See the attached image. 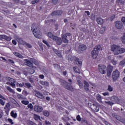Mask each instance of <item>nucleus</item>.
<instances>
[{"mask_svg": "<svg viewBox=\"0 0 125 125\" xmlns=\"http://www.w3.org/2000/svg\"><path fill=\"white\" fill-rule=\"evenodd\" d=\"M111 50L112 51L114 55H119V54H122V53H125V48H121L120 45L113 44L111 47Z\"/></svg>", "mask_w": 125, "mask_h": 125, "instance_id": "nucleus-1", "label": "nucleus"}, {"mask_svg": "<svg viewBox=\"0 0 125 125\" xmlns=\"http://www.w3.org/2000/svg\"><path fill=\"white\" fill-rule=\"evenodd\" d=\"M31 30L32 31L33 35H34L35 38H37V39H41V36L40 28L34 24L31 26Z\"/></svg>", "mask_w": 125, "mask_h": 125, "instance_id": "nucleus-2", "label": "nucleus"}, {"mask_svg": "<svg viewBox=\"0 0 125 125\" xmlns=\"http://www.w3.org/2000/svg\"><path fill=\"white\" fill-rule=\"evenodd\" d=\"M60 82L61 85L63 86L65 89H67V90H69L70 91H74V87L70 83L63 80H61Z\"/></svg>", "mask_w": 125, "mask_h": 125, "instance_id": "nucleus-3", "label": "nucleus"}, {"mask_svg": "<svg viewBox=\"0 0 125 125\" xmlns=\"http://www.w3.org/2000/svg\"><path fill=\"white\" fill-rule=\"evenodd\" d=\"M100 50H102V48H101V45L96 46L94 50L91 51V57L93 59H96L97 58V56H98V53Z\"/></svg>", "mask_w": 125, "mask_h": 125, "instance_id": "nucleus-4", "label": "nucleus"}, {"mask_svg": "<svg viewBox=\"0 0 125 125\" xmlns=\"http://www.w3.org/2000/svg\"><path fill=\"white\" fill-rule=\"evenodd\" d=\"M120 78V72L117 69H116L112 73V78L113 82H116Z\"/></svg>", "mask_w": 125, "mask_h": 125, "instance_id": "nucleus-5", "label": "nucleus"}, {"mask_svg": "<svg viewBox=\"0 0 125 125\" xmlns=\"http://www.w3.org/2000/svg\"><path fill=\"white\" fill-rule=\"evenodd\" d=\"M72 36V34L70 33H67L62 36V41L64 43H68L69 42V40H68V38H70Z\"/></svg>", "mask_w": 125, "mask_h": 125, "instance_id": "nucleus-6", "label": "nucleus"}, {"mask_svg": "<svg viewBox=\"0 0 125 125\" xmlns=\"http://www.w3.org/2000/svg\"><path fill=\"white\" fill-rule=\"evenodd\" d=\"M98 69L101 74H106L107 73V67L104 65H99Z\"/></svg>", "mask_w": 125, "mask_h": 125, "instance_id": "nucleus-7", "label": "nucleus"}, {"mask_svg": "<svg viewBox=\"0 0 125 125\" xmlns=\"http://www.w3.org/2000/svg\"><path fill=\"white\" fill-rule=\"evenodd\" d=\"M100 105L97 103H93L91 105V109L94 112H98L99 111Z\"/></svg>", "mask_w": 125, "mask_h": 125, "instance_id": "nucleus-8", "label": "nucleus"}, {"mask_svg": "<svg viewBox=\"0 0 125 125\" xmlns=\"http://www.w3.org/2000/svg\"><path fill=\"white\" fill-rule=\"evenodd\" d=\"M62 13H63V11L61 10H58L57 11H53L51 14V15L52 16H61L62 15Z\"/></svg>", "mask_w": 125, "mask_h": 125, "instance_id": "nucleus-9", "label": "nucleus"}, {"mask_svg": "<svg viewBox=\"0 0 125 125\" xmlns=\"http://www.w3.org/2000/svg\"><path fill=\"white\" fill-rule=\"evenodd\" d=\"M114 24L116 28L118 30H121L123 28V22L121 21H116Z\"/></svg>", "mask_w": 125, "mask_h": 125, "instance_id": "nucleus-10", "label": "nucleus"}, {"mask_svg": "<svg viewBox=\"0 0 125 125\" xmlns=\"http://www.w3.org/2000/svg\"><path fill=\"white\" fill-rule=\"evenodd\" d=\"M53 41H55L56 42L57 44L58 45H60L62 44V38L58 37L57 36H55V38H54Z\"/></svg>", "mask_w": 125, "mask_h": 125, "instance_id": "nucleus-11", "label": "nucleus"}, {"mask_svg": "<svg viewBox=\"0 0 125 125\" xmlns=\"http://www.w3.org/2000/svg\"><path fill=\"white\" fill-rule=\"evenodd\" d=\"M112 72H113V66L109 64L107 67V77H111V75Z\"/></svg>", "mask_w": 125, "mask_h": 125, "instance_id": "nucleus-12", "label": "nucleus"}, {"mask_svg": "<svg viewBox=\"0 0 125 125\" xmlns=\"http://www.w3.org/2000/svg\"><path fill=\"white\" fill-rule=\"evenodd\" d=\"M83 83L84 84L83 86L84 89L87 92H89L90 91L89 90V88H88V87H89V84L88 83V82L86 81H84Z\"/></svg>", "mask_w": 125, "mask_h": 125, "instance_id": "nucleus-13", "label": "nucleus"}, {"mask_svg": "<svg viewBox=\"0 0 125 125\" xmlns=\"http://www.w3.org/2000/svg\"><path fill=\"white\" fill-rule=\"evenodd\" d=\"M110 100H111V101H112L113 102H115V103L119 104V103L120 102V99H119V98H118V97L116 96H112L110 98Z\"/></svg>", "mask_w": 125, "mask_h": 125, "instance_id": "nucleus-14", "label": "nucleus"}, {"mask_svg": "<svg viewBox=\"0 0 125 125\" xmlns=\"http://www.w3.org/2000/svg\"><path fill=\"white\" fill-rule=\"evenodd\" d=\"M34 110L35 111V112H38V113H41V112L42 111L43 108L42 107L38 106V105H35L34 106Z\"/></svg>", "mask_w": 125, "mask_h": 125, "instance_id": "nucleus-15", "label": "nucleus"}, {"mask_svg": "<svg viewBox=\"0 0 125 125\" xmlns=\"http://www.w3.org/2000/svg\"><path fill=\"white\" fill-rule=\"evenodd\" d=\"M35 92H36L35 94V96L38 97V98H40L41 99H43L44 98L43 95L41 93V92L35 91Z\"/></svg>", "mask_w": 125, "mask_h": 125, "instance_id": "nucleus-16", "label": "nucleus"}, {"mask_svg": "<svg viewBox=\"0 0 125 125\" xmlns=\"http://www.w3.org/2000/svg\"><path fill=\"white\" fill-rule=\"evenodd\" d=\"M87 47L84 44H81L79 46V49L82 51L86 50Z\"/></svg>", "mask_w": 125, "mask_h": 125, "instance_id": "nucleus-17", "label": "nucleus"}, {"mask_svg": "<svg viewBox=\"0 0 125 125\" xmlns=\"http://www.w3.org/2000/svg\"><path fill=\"white\" fill-rule=\"evenodd\" d=\"M24 87H27V88H29L30 89H32L33 88V86L30 83H25L23 85Z\"/></svg>", "mask_w": 125, "mask_h": 125, "instance_id": "nucleus-18", "label": "nucleus"}, {"mask_svg": "<svg viewBox=\"0 0 125 125\" xmlns=\"http://www.w3.org/2000/svg\"><path fill=\"white\" fill-rule=\"evenodd\" d=\"M17 41L18 42L20 43V44H23L24 45V44L26 43V42L24 41L23 39H22L21 38H18Z\"/></svg>", "mask_w": 125, "mask_h": 125, "instance_id": "nucleus-19", "label": "nucleus"}, {"mask_svg": "<svg viewBox=\"0 0 125 125\" xmlns=\"http://www.w3.org/2000/svg\"><path fill=\"white\" fill-rule=\"evenodd\" d=\"M30 61L31 62H32L33 64H35V65H36V66H38V65H39V62H38V61L36 60L34 58H31Z\"/></svg>", "mask_w": 125, "mask_h": 125, "instance_id": "nucleus-20", "label": "nucleus"}, {"mask_svg": "<svg viewBox=\"0 0 125 125\" xmlns=\"http://www.w3.org/2000/svg\"><path fill=\"white\" fill-rule=\"evenodd\" d=\"M54 51L59 57H62V55H61L60 51H58L57 49H54Z\"/></svg>", "mask_w": 125, "mask_h": 125, "instance_id": "nucleus-21", "label": "nucleus"}, {"mask_svg": "<svg viewBox=\"0 0 125 125\" xmlns=\"http://www.w3.org/2000/svg\"><path fill=\"white\" fill-rule=\"evenodd\" d=\"M4 79H5V80H6V81H11V82H13V83H16V81H15V80H14V79H12L10 77H5Z\"/></svg>", "mask_w": 125, "mask_h": 125, "instance_id": "nucleus-22", "label": "nucleus"}, {"mask_svg": "<svg viewBox=\"0 0 125 125\" xmlns=\"http://www.w3.org/2000/svg\"><path fill=\"white\" fill-rule=\"evenodd\" d=\"M97 22L98 24L102 25V24H103L104 21L103 19H102V18H99L97 19Z\"/></svg>", "mask_w": 125, "mask_h": 125, "instance_id": "nucleus-23", "label": "nucleus"}, {"mask_svg": "<svg viewBox=\"0 0 125 125\" xmlns=\"http://www.w3.org/2000/svg\"><path fill=\"white\" fill-rule=\"evenodd\" d=\"M117 120L118 121H120V122H121V123H123V124H125V119L119 116L117 118Z\"/></svg>", "mask_w": 125, "mask_h": 125, "instance_id": "nucleus-24", "label": "nucleus"}, {"mask_svg": "<svg viewBox=\"0 0 125 125\" xmlns=\"http://www.w3.org/2000/svg\"><path fill=\"white\" fill-rule=\"evenodd\" d=\"M77 83L78 85H79L80 88H83V83H82V81H81V80H77Z\"/></svg>", "mask_w": 125, "mask_h": 125, "instance_id": "nucleus-25", "label": "nucleus"}, {"mask_svg": "<svg viewBox=\"0 0 125 125\" xmlns=\"http://www.w3.org/2000/svg\"><path fill=\"white\" fill-rule=\"evenodd\" d=\"M48 38H50L52 40H54L55 38V36H54L53 34H52V33L51 32H48Z\"/></svg>", "mask_w": 125, "mask_h": 125, "instance_id": "nucleus-26", "label": "nucleus"}, {"mask_svg": "<svg viewBox=\"0 0 125 125\" xmlns=\"http://www.w3.org/2000/svg\"><path fill=\"white\" fill-rule=\"evenodd\" d=\"M96 99L99 102H102V97L99 94L97 95L96 96Z\"/></svg>", "mask_w": 125, "mask_h": 125, "instance_id": "nucleus-27", "label": "nucleus"}, {"mask_svg": "<svg viewBox=\"0 0 125 125\" xmlns=\"http://www.w3.org/2000/svg\"><path fill=\"white\" fill-rule=\"evenodd\" d=\"M73 70L75 71V73H77L78 74H80L81 73V70L77 66L73 67Z\"/></svg>", "mask_w": 125, "mask_h": 125, "instance_id": "nucleus-28", "label": "nucleus"}, {"mask_svg": "<svg viewBox=\"0 0 125 125\" xmlns=\"http://www.w3.org/2000/svg\"><path fill=\"white\" fill-rule=\"evenodd\" d=\"M67 59L70 61H73V60L75 59V57L73 56L72 55H68L67 57Z\"/></svg>", "mask_w": 125, "mask_h": 125, "instance_id": "nucleus-29", "label": "nucleus"}, {"mask_svg": "<svg viewBox=\"0 0 125 125\" xmlns=\"http://www.w3.org/2000/svg\"><path fill=\"white\" fill-rule=\"evenodd\" d=\"M11 117H12V118H14V119H16V118H17V113H14V111H11Z\"/></svg>", "mask_w": 125, "mask_h": 125, "instance_id": "nucleus-30", "label": "nucleus"}, {"mask_svg": "<svg viewBox=\"0 0 125 125\" xmlns=\"http://www.w3.org/2000/svg\"><path fill=\"white\" fill-rule=\"evenodd\" d=\"M26 123L28 125H37V124L36 123H35L33 121H31L30 120H27L26 121Z\"/></svg>", "mask_w": 125, "mask_h": 125, "instance_id": "nucleus-31", "label": "nucleus"}, {"mask_svg": "<svg viewBox=\"0 0 125 125\" xmlns=\"http://www.w3.org/2000/svg\"><path fill=\"white\" fill-rule=\"evenodd\" d=\"M13 53L15 56H17V57H19V58H23V56H22V55H21L20 53L17 52H15Z\"/></svg>", "mask_w": 125, "mask_h": 125, "instance_id": "nucleus-32", "label": "nucleus"}, {"mask_svg": "<svg viewBox=\"0 0 125 125\" xmlns=\"http://www.w3.org/2000/svg\"><path fill=\"white\" fill-rule=\"evenodd\" d=\"M81 31L84 32V33H89V30L87 29V28L82 27L81 29Z\"/></svg>", "mask_w": 125, "mask_h": 125, "instance_id": "nucleus-33", "label": "nucleus"}, {"mask_svg": "<svg viewBox=\"0 0 125 125\" xmlns=\"http://www.w3.org/2000/svg\"><path fill=\"white\" fill-rule=\"evenodd\" d=\"M43 115L45 117H49V112L47 110H44L43 111Z\"/></svg>", "mask_w": 125, "mask_h": 125, "instance_id": "nucleus-34", "label": "nucleus"}, {"mask_svg": "<svg viewBox=\"0 0 125 125\" xmlns=\"http://www.w3.org/2000/svg\"><path fill=\"white\" fill-rule=\"evenodd\" d=\"M34 118L35 121H39V120H41V117L37 114L34 115Z\"/></svg>", "mask_w": 125, "mask_h": 125, "instance_id": "nucleus-35", "label": "nucleus"}, {"mask_svg": "<svg viewBox=\"0 0 125 125\" xmlns=\"http://www.w3.org/2000/svg\"><path fill=\"white\" fill-rule=\"evenodd\" d=\"M59 0H51V2L54 5H56L58 3V1Z\"/></svg>", "mask_w": 125, "mask_h": 125, "instance_id": "nucleus-36", "label": "nucleus"}, {"mask_svg": "<svg viewBox=\"0 0 125 125\" xmlns=\"http://www.w3.org/2000/svg\"><path fill=\"white\" fill-rule=\"evenodd\" d=\"M4 40H5L6 41H11V37L4 35Z\"/></svg>", "mask_w": 125, "mask_h": 125, "instance_id": "nucleus-37", "label": "nucleus"}, {"mask_svg": "<svg viewBox=\"0 0 125 125\" xmlns=\"http://www.w3.org/2000/svg\"><path fill=\"white\" fill-rule=\"evenodd\" d=\"M11 82H7V84H10V85H11V86H12L13 87H14V86H15V84L14 83H15L16 82H13L12 81H11Z\"/></svg>", "mask_w": 125, "mask_h": 125, "instance_id": "nucleus-38", "label": "nucleus"}, {"mask_svg": "<svg viewBox=\"0 0 125 125\" xmlns=\"http://www.w3.org/2000/svg\"><path fill=\"white\" fill-rule=\"evenodd\" d=\"M17 97L19 99H25V97L20 94L17 95Z\"/></svg>", "mask_w": 125, "mask_h": 125, "instance_id": "nucleus-39", "label": "nucleus"}, {"mask_svg": "<svg viewBox=\"0 0 125 125\" xmlns=\"http://www.w3.org/2000/svg\"><path fill=\"white\" fill-rule=\"evenodd\" d=\"M105 30H106V27L103 26V27H102L100 30V33L104 34V32H105Z\"/></svg>", "mask_w": 125, "mask_h": 125, "instance_id": "nucleus-40", "label": "nucleus"}, {"mask_svg": "<svg viewBox=\"0 0 125 125\" xmlns=\"http://www.w3.org/2000/svg\"><path fill=\"white\" fill-rule=\"evenodd\" d=\"M121 39L123 43H125V33H124L123 36Z\"/></svg>", "mask_w": 125, "mask_h": 125, "instance_id": "nucleus-41", "label": "nucleus"}, {"mask_svg": "<svg viewBox=\"0 0 125 125\" xmlns=\"http://www.w3.org/2000/svg\"><path fill=\"white\" fill-rule=\"evenodd\" d=\"M125 0H117L116 2L118 3H121V4H124L125 3Z\"/></svg>", "mask_w": 125, "mask_h": 125, "instance_id": "nucleus-42", "label": "nucleus"}, {"mask_svg": "<svg viewBox=\"0 0 125 125\" xmlns=\"http://www.w3.org/2000/svg\"><path fill=\"white\" fill-rule=\"evenodd\" d=\"M104 102L106 103V104H107V105H110V106H113V104H114V103L110 101H105Z\"/></svg>", "mask_w": 125, "mask_h": 125, "instance_id": "nucleus-43", "label": "nucleus"}, {"mask_svg": "<svg viewBox=\"0 0 125 125\" xmlns=\"http://www.w3.org/2000/svg\"><path fill=\"white\" fill-rule=\"evenodd\" d=\"M7 89L8 91H10V92H12V93H15V92L12 89H11V88H10V87H7Z\"/></svg>", "mask_w": 125, "mask_h": 125, "instance_id": "nucleus-44", "label": "nucleus"}, {"mask_svg": "<svg viewBox=\"0 0 125 125\" xmlns=\"http://www.w3.org/2000/svg\"><path fill=\"white\" fill-rule=\"evenodd\" d=\"M26 64L28 65H30V66H32V65H33V63L32 62L29 60H26Z\"/></svg>", "mask_w": 125, "mask_h": 125, "instance_id": "nucleus-45", "label": "nucleus"}, {"mask_svg": "<svg viewBox=\"0 0 125 125\" xmlns=\"http://www.w3.org/2000/svg\"><path fill=\"white\" fill-rule=\"evenodd\" d=\"M10 107V104L9 103H7L5 106L4 107V110H7Z\"/></svg>", "mask_w": 125, "mask_h": 125, "instance_id": "nucleus-46", "label": "nucleus"}, {"mask_svg": "<svg viewBox=\"0 0 125 125\" xmlns=\"http://www.w3.org/2000/svg\"><path fill=\"white\" fill-rule=\"evenodd\" d=\"M81 123L82 124H83L85 123V125H87V121H86V120H85V119H82L81 120Z\"/></svg>", "mask_w": 125, "mask_h": 125, "instance_id": "nucleus-47", "label": "nucleus"}, {"mask_svg": "<svg viewBox=\"0 0 125 125\" xmlns=\"http://www.w3.org/2000/svg\"><path fill=\"white\" fill-rule=\"evenodd\" d=\"M24 44H25V45H26V46L27 47H28V48H32V47H33V46H32V45H31L30 43H27L25 42V43H24Z\"/></svg>", "mask_w": 125, "mask_h": 125, "instance_id": "nucleus-48", "label": "nucleus"}, {"mask_svg": "<svg viewBox=\"0 0 125 125\" xmlns=\"http://www.w3.org/2000/svg\"><path fill=\"white\" fill-rule=\"evenodd\" d=\"M21 103L22 104H24V105H28L29 104V101H26L23 100V101H21Z\"/></svg>", "mask_w": 125, "mask_h": 125, "instance_id": "nucleus-49", "label": "nucleus"}, {"mask_svg": "<svg viewBox=\"0 0 125 125\" xmlns=\"http://www.w3.org/2000/svg\"><path fill=\"white\" fill-rule=\"evenodd\" d=\"M107 90H108V91H113V90H114V88L111 86V85H109Z\"/></svg>", "mask_w": 125, "mask_h": 125, "instance_id": "nucleus-50", "label": "nucleus"}, {"mask_svg": "<svg viewBox=\"0 0 125 125\" xmlns=\"http://www.w3.org/2000/svg\"><path fill=\"white\" fill-rule=\"evenodd\" d=\"M125 59H124L123 61H122L121 62H120L119 65L120 66H123V65H125Z\"/></svg>", "mask_w": 125, "mask_h": 125, "instance_id": "nucleus-51", "label": "nucleus"}, {"mask_svg": "<svg viewBox=\"0 0 125 125\" xmlns=\"http://www.w3.org/2000/svg\"><path fill=\"white\" fill-rule=\"evenodd\" d=\"M28 72L30 74H34L35 73V70L33 68H30Z\"/></svg>", "mask_w": 125, "mask_h": 125, "instance_id": "nucleus-52", "label": "nucleus"}, {"mask_svg": "<svg viewBox=\"0 0 125 125\" xmlns=\"http://www.w3.org/2000/svg\"><path fill=\"white\" fill-rule=\"evenodd\" d=\"M38 2H40V0H34L31 1L32 4H35V3H38Z\"/></svg>", "mask_w": 125, "mask_h": 125, "instance_id": "nucleus-53", "label": "nucleus"}, {"mask_svg": "<svg viewBox=\"0 0 125 125\" xmlns=\"http://www.w3.org/2000/svg\"><path fill=\"white\" fill-rule=\"evenodd\" d=\"M76 120L78 121V122H81L82 121V118H81V116H80L79 115H77L76 117Z\"/></svg>", "mask_w": 125, "mask_h": 125, "instance_id": "nucleus-54", "label": "nucleus"}, {"mask_svg": "<svg viewBox=\"0 0 125 125\" xmlns=\"http://www.w3.org/2000/svg\"><path fill=\"white\" fill-rule=\"evenodd\" d=\"M11 102H12L13 104H16L17 103V102H16V101L13 98L11 99Z\"/></svg>", "mask_w": 125, "mask_h": 125, "instance_id": "nucleus-55", "label": "nucleus"}, {"mask_svg": "<svg viewBox=\"0 0 125 125\" xmlns=\"http://www.w3.org/2000/svg\"><path fill=\"white\" fill-rule=\"evenodd\" d=\"M44 125H51V123L49 122V121L45 120L44 121Z\"/></svg>", "mask_w": 125, "mask_h": 125, "instance_id": "nucleus-56", "label": "nucleus"}, {"mask_svg": "<svg viewBox=\"0 0 125 125\" xmlns=\"http://www.w3.org/2000/svg\"><path fill=\"white\" fill-rule=\"evenodd\" d=\"M116 17V16L115 15H112L110 18V21H113L115 19V18Z\"/></svg>", "mask_w": 125, "mask_h": 125, "instance_id": "nucleus-57", "label": "nucleus"}, {"mask_svg": "<svg viewBox=\"0 0 125 125\" xmlns=\"http://www.w3.org/2000/svg\"><path fill=\"white\" fill-rule=\"evenodd\" d=\"M70 27L72 29H75V27H76V23H70Z\"/></svg>", "mask_w": 125, "mask_h": 125, "instance_id": "nucleus-58", "label": "nucleus"}, {"mask_svg": "<svg viewBox=\"0 0 125 125\" xmlns=\"http://www.w3.org/2000/svg\"><path fill=\"white\" fill-rule=\"evenodd\" d=\"M22 94H24L25 96H27V95H28V94H29V93H28V92L25 90H24L22 91Z\"/></svg>", "mask_w": 125, "mask_h": 125, "instance_id": "nucleus-59", "label": "nucleus"}, {"mask_svg": "<svg viewBox=\"0 0 125 125\" xmlns=\"http://www.w3.org/2000/svg\"><path fill=\"white\" fill-rule=\"evenodd\" d=\"M8 121L9 122V123H10V124L11 125H14V123H13V121H12V119H8Z\"/></svg>", "mask_w": 125, "mask_h": 125, "instance_id": "nucleus-60", "label": "nucleus"}, {"mask_svg": "<svg viewBox=\"0 0 125 125\" xmlns=\"http://www.w3.org/2000/svg\"><path fill=\"white\" fill-rule=\"evenodd\" d=\"M54 67L55 69H59L60 68V66H59L58 64H54Z\"/></svg>", "mask_w": 125, "mask_h": 125, "instance_id": "nucleus-61", "label": "nucleus"}, {"mask_svg": "<svg viewBox=\"0 0 125 125\" xmlns=\"http://www.w3.org/2000/svg\"><path fill=\"white\" fill-rule=\"evenodd\" d=\"M20 3L22 5H25V4H26V1L23 0V1H20Z\"/></svg>", "mask_w": 125, "mask_h": 125, "instance_id": "nucleus-62", "label": "nucleus"}, {"mask_svg": "<svg viewBox=\"0 0 125 125\" xmlns=\"http://www.w3.org/2000/svg\"><path fill=\"white\" fill-rule=\"evenodd\" d=\"M111 62L113 65H116L117 64V61H115L114 59H113L111 60Z\"/></svg>", "mask_w": 125, "mask_h": 125, "instance_id": "nucleus-63", "label": "nucleus"}, {"mask_svg": "<svg viewBox=\"0 0 125 125\" xmlns=\"http://www.w3.org/2000/svg\"><path fill=\"white\" fill-rule=\"evenodd\" d=\"M122 22L123 23V24H125V17H123L122 18Z\"/></svg>", "mask_w": 125, "mask_h": 125, "instance_id": "nucleus-64", "label": "nucleus"}]
</instances>
